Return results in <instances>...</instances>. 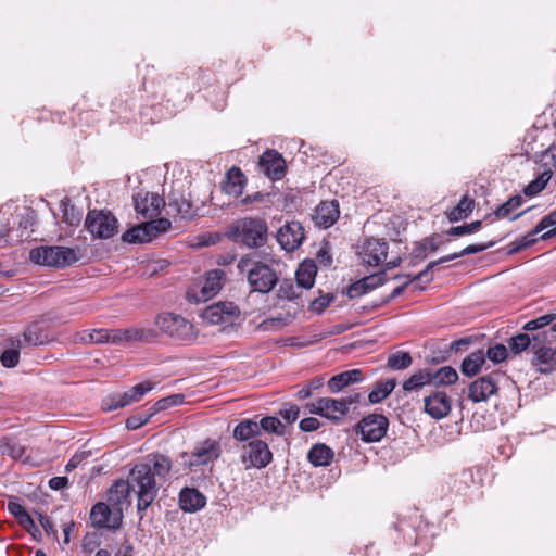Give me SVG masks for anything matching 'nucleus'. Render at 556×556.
Here are the masks:
<instances>
[{"label":"nucleus","mask_w":556,"mask_h":556,"mask_svg":"<svg viewBox=\"0 0 556 556\" xmlns=\"http://www.w3.org/2000/svg\"><path fill=\"white\" fill-rule=\"evenodd\" d=\"M172 460L163 454H152L136 464L127 477L130 489L137 497L140 519L159 494V489L172 470Z\"/></svg>","instance_id":"nucleus-1"},{"label":"nucleus","mask_w":556,"mask_h":556,"mask_svg":"<svg viewBox=\"0 0 556 556\" xmlns=\"http://www.w3.org/2000/svg\"><path fill=\"white\" fill-rule=\"evenodd\" d=\"M226 237L241 247L261 249L268 242V224L260 216H244L229 225Z\"/></svg>","instance_id":"nucleus-2"},{"label":"nucleus","mask_w":556,"mask_h":556,"mask_svg":"<svg viewBox=\"0 0 556 556\" xmlns=\"http://www.w3.org/2000/svg\"><path fill=\"white\" fill-rule=\"evenodd\" d=\"M238 269L247 270V279L253 292L268 293L278 283V276L274 268L262 262H252L242 257L238 262Z\"/></svg>","instance_id":"nucleus-3"},{"label":"nucleus","mask_w":556,"mask_h":556,"mask_svg":"<svg viewBox=\"0 0 556 556\" xmlns=\"http://www.w3.org/2000/svg\"><path fill=\"white\" fill-rule=\"evenodd\" d=\"M29 260L37 265L64 268L79 260L78 251L67 247L41 245L30 250Z\"/></svg>","instance_id":"nucleus-4"},{"label":"nucleus","mask_w":556,"mask_h":556,"mask_svg":"<svg viewBox=\"0 0 556 556\" xmlns=\"http://www.w3.org/2000/svg\"><path fill=\"white\" fill-rule=\"evenodd\" d=\"M155 325L161 332L176 341L189 343L194 341L198 337L194 325L177 314H160L155 319Z\"/></svg>","instance_id":"nucleus-5"},{"label":"nucleus","mask_w":556,"mask_h":556,"mask_svg":"<svg viewBox=\"0 0 556 556\" xmlns=\"http://www.w3.org/2000/svg\"><path fill=\"white\" fill-rule=\"evenodd\" d=\"M556 336L551 330L533 333V359L532 364L543 372H552L556 369Z\"/></svg>","instance_id":"nucleus-6"},{"label":"nucleus","mask_w":556,"mask_h":556,"mask_svg":"<svg viewBox=\"0 0 556 556\" xmlns=\"http://www.w3.org/2000/svg\"><path fill=\"white\" fill-rule=\"evenodd\" d=\"M240 462L244 469H263L273 462V453L268 443L254 439L244 443L240 448Z\"/></svg>","instance_id":"nucleus-7"},{"label":"nucleus","mask_w":556,"mask_h":556,"mask_svg":"<svg viewBox=\"0 0 556 556\" xmlns=\"http://www.w3.org/2000/svg\"><path fill=\"white\" fill-rule=\"evenodd\" d=\"M170 227L172 223L167 218H152L128 229L123 233L122 239L128 243H146L167 232Z\"/></svg>","instance_id":"nucleus-8"},{"label":"nucleus","mask_w":556,"mask_h":556,"mask_svg":"<svg viewBox=\"0 0 556 556\" xmlns=\"http://www.w3.org/2000/svg\"><path fill=\"white\" fill-rule=\"evenodd\" d=\"M170 227L172 223L167 218H152L128 229L123 233L122 239L128 243H146L167 232Z\"/></svg>","instance_id":"nucleus-9"},{"label":"nucleus","mask_w":556,"mask_h":556,"mask_svg":"<svg viewBox=\"0 0 556 556\" xmlns=\"http://www.w3.org/2000/svg\"><path fill=\"white\" fill-rule=\"evenodd\" d=\"M85 225L93 237L100 239L112 238L118 228L116 217L112 213L104 211H90Z\"/></svg>","instance_id":"nucleus-10"},{"label":"nucleus","mask_w":556,"mask_h":556,"mask_svg":"<svg viewBox=\"0 0 556 556\" xmlns=\"http://www.w3.org/2000/svg\"><path fill=\"white\" fill-rule=\"evenodd\" d=\"M152 388L153 384L151 382L144 381L123 393L109 395L103 400L102 408L106 412H111L130 405L134 402L140 401Z\"/></svg>","instance_id":"nucleus-11"},{"label":"nucleus","mask_w":556,"mask_h":556,"mask_svg":"<svg viewBox=\"0 0 556 556\" xmlns=\"http://www.w3.org/2000/svg\"><path fill=\"white\" fill-rule=\"evenodd\" d=\"M389 420L381 414H369L357 424V433L364 442H379L387 433Z\"/></svg>","instance_id":"nucleus-12"},{"label":"nucleus","mask_w":556,"mask_h":556,"mask_svg":"<svg viewBox=\"0 0 556 556\" xmlns=\"http://www.w3.org/2000/svg\"><path fill=\"white\" fill-rule=\"evenodd\" d=\"M240 314V308L233 302L225 301L207 306L203 311L202 317L212 325L232 324Z\"/></svg>","instance_id":"nucleus-13"},{"label":"nucleus","mask_w":556,"mask_h":556,"mask_svg":"<svg viewBox=\"0 0 556 556\" xmlns=\"http://www.w3.org/2000/svg\"><path fill=\"white\" fill-rule=\"evenodd\" d=\"M134 204L138 216L152 219L160 215L165 202L157 193L140 191L134 195Z\"/></svg>","instance_id":"nucleus-14"},{"label":"nucleus","mask_w":556,"mask_h":556,"mask_svg":"<svg viewBox=\"0 0 556 556\" xmlns=\"http://www.w3.org/2000/svg\"><path fill=\"white\" fill-rule=\"evenodd\" d=\"M323 417L333 422H339L348 415L350 406L359 401V394H351L341 399L321 397Z\"/></svg>","instance_id":"nucleus-15"},{"label":"nucleus","mask_w":556,"mask_h":556,"mask_svg":"<svg viewBox=\"0 0 556 556\" xmlns=\"http://www.w3.org/2000/svg\"><path fill=\"white\" fill-rule=\"evenodd\" d=\"M111 343L121 344L124 342H154L157 333L152 328L147 327H130L126 329H113Z\"/></svg>","instance_id":"nucleus-16"},{"label":"nucleus","mask_w":556,"mask_h":556,"mask_svg":"<svg viewBox=\"0 0 556 556\" xmlns=\"http://www.w3.org/2000/svg\"><path fill=\"white\" fill-rule=\"evenodd\" d=\"M498 377L500 374L492 372L476 379L469 384L468 397L476 403L486 401L496 393Z\"/></svg>","instance_id":"nucleus-17"},{"label":"nucleus","mask_w":556,"mask_h":556,"mask_svg":"<svg viewBox=\"0 0 556 556\" xmlns=\"http://www.w3.org/2000/svg\"><path fill=\"white\" fill-rule=\"evenodd\" d=\"M305 238L304 228L299 222H289L277 232V241L281 249L288 252L296 250Z\"/></svg>","instance_id":"nucleus-18"},{"label":"nucleus","mask_w":556,"mask_h":556,"mask_svg":"<svg viewBox=\"0 0 556 556\" xmlns=\"http://www.w3.org/2000/svg\"><path fill=\"white\" fill-rule=\"evenodd\" d=\"M90 520L96 528L116 529L121 526L122 513L113 511L109 504L99 502L91 508Z\"/></svg>","instance_id":"nucleus-19"},{"label":"nucleus","mask_w":556,"mask_h":556,"mask_svg":"<svg viewBox=\"0 0 556 556\" xmlns=\"http://www.w3.org/2000/svg\"><path fill=\"white\" fill-rule=\"evenodd\" d=\"M262 173L271 180H279L286 173V161L276 150H266L258 159Z\"/></svg>","instance_id":"nucleus-20"},{"label":"nucleus","mask_w":556,"mask_h":556,"mask_svg":"<svg viewBox=\"0 0 556 556\" xmlns=\"http://www.w3.org/2000/svg\"><path fill=\"white\" fill-rule=\"evenodd\" d=\"M222 453L220 443L217 440L207 439L200 442L190 455L189 465L203 466L214 463Z\"/></svg>","instance_id":"nucleus-21"},{"label":"nucleus","mask_w":556,"mask_h":556,"mask_svg":"<svg viewBox=\"0 0 556 556\" xmlns=\"http://www.w3.org/2000/svg\"><path fill=\"white\" fill-rule=\"evenodd\" d=\"M425 412L433 419H442L447 416L452 408V400L445 393L437 391L424 399Z\"/></svg>","instance_id":"nucleus-22"},{"label":"nucleus","mask_w":556,"mask_h":556,"mask_svg":"<svg viewBox=\"0 0 556 556\" xmlns=\"http://www.w3.org/2000/svg\"><path fill=\"white\" fill-rule=\"evenodd\" d=\"M362 255L368 265L378 266L387 258L388 243L383 239H367L363 244Z\"/></svg>","instance_id":"nucleus-23"},{"label":"nucleus","mask_w":556,"mask_h":556,"mask_svg":"<svg viewBox=\"0 0 556 556\" xmlns=\"http://www.w3.org/2000/svg\"><path fill=\"white\" fill-rule=\"evenodd\" d=\"M339 216V203L333 200L318 204L314 211L313 218L318 227L327 229L338 220Z\"/></svg>","instance_id":"nucleus-24"},{"label":"nucleus","mask_w":556,"mask_h":556,"mask_svg":"<svg viewBox=\"0 0 556 556\" xmlns=\"http://www.w3.org/2000/svg\"><path fill=\"white\" fill-rule=\"evenodd\" d=\"M132 490L128 479L115 481L108 491V501L114 510L122 513L123 506L130 504L129 497Z\"/></svg>","instance_id":"nucleus-25"},{"label":"nucleus","mask_w":556,"mask_h":556,"mask_svg":"<svg viewBox=\"0 0 556 556\" xmlns=\"http://www.w3.org/2000/svg\"><path fill=\"white\" fill-rule=\"evenodd\" d=\"M206 505V497L195 488L185 486L179 492V507L185 513H197Z\"/></svg>","instance_id":"nucleus-26"},{"label":"nucleus","mask_w":556,"mask_h":556,"mask_svg":"<svg viewBox=\"0 0 556 556\" xmlns=\"http://www.w3.org/2000/svg\"><path fill=\"white\" fill-rule=\"evenodd\" d=\"M386 274L384 271L370 275L368 277H365L354 283H352L346 291V294L350 299L359 298L363 294L367 293L368 291L382 286L386 281L384 278Z\"/></svg>","instance_id":"nucleus-27"},{"label":"nucleus","mask_w":556,"mask_h":556,"mask_svg":"<svg viewBox=\"0 0 556 556\" xmlns=\"http://www.w3.org/2000/svg\"><path fill=\"white\" fill-rule=\"evenodd\" d=\"M363 379L364 376L361 369H351L332 376L328 380L327 387L331 393H338L350 384L359 382Z\"/></svg>","instance_id":"nucleus-28"},{"label":"nucleus","mask_w":556,"mask_h":556,"mask_svg":"<svg viewBox=\"0 0 556 556\" xmlns=\"http://www.w3.org/2000/svg\"><path fill=\"white\" fill-rule=\"evenodd\" d=\"M333 450L325 443L314 444L307 453V460L314 467L329 466L333 460Z\"/></svg>","instance_id":"nucleus-29"},{"label":"nucleus","mask_w":556,"mask_h":556,"mask_svg":"<svg viewBox=\"0 0 556 556\" xmlns=\"http://www.w3.org/2000/svg\"><path fill=\"white\" fill-rule=\"evenodd\" d=\"M226 274L222 269H213L207 271L204 283L201 288L202 296L207 300L216 295L223 288Z\"/></svg>","instance_id":"nucleus-30"},{"label":"nucleus","mask_w":556,"mask_h":556,"mask_svg":"<svg viewBox=\"0 0 556 556\" xmlns=\"http://www.w3.org/2000/svg\"><path fill=\"white\" fill-rule=\"evenodd\" d=\"M260 426L253 419H242L239 421L232 431V437L238 442L248 443L254 439H258Z\"/></svg>","instance_id":"nucleus-31"},{"label":"nucleus","mask_w":556,"mask_h":556,"mask_svg":"<svg viewBox=\"0 0 556 556\" xmlns=\"http://www.w3.org/2000/svg\"><path fill=\"white\" fill-rule=\"evenodd\" d=\"M317 266L313 260L302 262L295 273L298 287L311 289L314 286Z\"/></svg>","instance_id":"nucleus-32"},{"label":"nucleus","mask_w":556,"mask_h":556,"mask_svg":"<svg viewBox=\"0 0 556 556\" xmlns=\"http://www.w3.org/2000/svg\"><path fill=\"white\" fill-rule=\"evenodd\" d=\"M484 363L485 354L483 351L472 352L462 362L460 371L464 376L473 377L480 371Z\"/></svg>","instance_id":"nucleus-33"},{"label":"nucleus","mask_w":556,"mask_h":556,"mask_svg":"<svg viewBox=\"0 0 556 556\" xmlns=\"http://www.w3.org/2000/svg\"><path fill=\"white\" fill-rule=\"evenodd\" d=\"M245 177L238 167H232L227 173V181L224 185L226 193L239 197L242 194Z\"/></svg>","instance_id":"nucleus-34"},{"label":"nucleus","mask_w":556,"mask_h":556,"mask_svg":"<svg viewBox=\"0 0 556 556\" xmlns=\"http://www.w3.org/2000/svg\"><path fill=\"white\" fill-rule=\"evenodd\" d=\"M473 207L475 200L468 195H464L458 204L447 213V218L451 223L467 218L472 213Z\"/></svg>","instance_id":"nucleus-35"},{"label":"nucleus","mask_w":556,"mask_h":556,"mask_svg":"<svg viewBox=\"0 0 556 556\" xmlns=\"http://www.w3.org/2000/svg\"><path fill=\"white\" fill-rule=\"evenodd\" d=\"M396 386L395 379H389L386 381H378L375 383L374 389L368 395V401L371 404H377L387 399Z\"/></svg>","instance_id":"nucleus-36"},{"label":"nucleus","mask_w":556,"mask_h":556,"mask_svg":"<svg viewBox=\"0 0 556 556\" xmlns=\"http://www.w3.org/2000/svg\"><path fill=\"white\" fill-rule=\"evenodd\" d=\"M429 383H431V369H421L404 381L403 389L406 392L417 391Z\"/></svg>","instance_id":"nucleus-37"},{"label":"nucleus","mask_w":556,"mask_h":556,"mask_svg":"<svg viewBox=\"0 0 556 556\" xmlns=\"http://www.w3.org/2000/svg\"><path fill=\"white\" fill-rule=\"evenodd\" d=\"M457 379H458V374L451 366L441 367L435 371L431 370V382H433L437 386L453 384L457 381Z\"/></svg>","instance_id":"nucleus-38"},{"label":"nucleus","mask_w":556,"mask_h":556,"mask_svg":"<svg viewBox=\"0 0 556 556\" xmlns=\"http://www.w3.org/2000/svg\"><path fill=\"white\" fill-rule=\"evenodd\" d=\"M556 319V314L549 313L542 316H539L538 318L531 319L527 321L522 329L528 332L538 333L541 331H546V327L552 325Z\"/></svg>","instance_id":"nucleus-39"},{"label":"nucleus","mask_w":556,"mask_h":556,"mask_svg":"<svg viewBox=\"0 0 556 556\" xmlns=\"http://www.w3.org/2000/svg\"><path fill=\"white\" fill-rule=\"evenodd\" d=\"M509 352L514 355H518L526 351L528 348L533 350V333H519L510 338L508 342Z\"/></svg>","instance_id":"nucleus-40"},{"label":"nucleus","mask_w":556,"mask_h":556,"mask_svg":"<svg viewBox=\"0 0 556 556\" xmlns=\"http://www.w3.org/2000/svg\"><path fill=\"white\" fill-rule=\"evenodd\" d=\"M413 363L412 355L406 351H397L388 356L387 365L392 370H403Z\"/></svg>","instance_id":"nucleus-41"},{"label":"nucleus","mask_w":556,"mask_h":556,"mask_svg":"<svg viewBox=\"0 0 556 556\" xmlns=\"http://www.w3.org/2000/svg\"><path fill=\"white\" fill-rule=\"evenodd\" d=\"M168 207L185 219L191 218L195 215V208L193 207V204L184 198L169 199Z\"/></svg>","instance_id":"nucleus-42"},{"label":"nucleus","mask_w":556,"mask_h":556,"mask_svg":"<svg viewBox=\"0 0 556 556\" xmlns=\"http://www.w3.org/2000/svg\"><path fill=\"white\" fill-rule=\"evenodd\" d=\"M112 330L108 329H93L87 330L81 333L80 340L84 343H109L111 342Z\"/></svg>","instance_id":"nucleus-43"},{"label":"nucleus","mask_w":556,"mask_h":556,"mask_svg":"<svg viewBox=\"0 0 556 556\" xmlns=\"http://www.w3.org/2000/svg\"><path fill=\"white\" fill-rule=\"evenodd\" d=\"M260 431L264 430L267 433H274L276 435L282 437L286 433V427L282 425L279 418L274 416L263 417L260 422Z\"/></svg>","instance_id":"nucleus-44"},{"label":"nucleus","mask_w":556,"mask_h":556,"mask_svg":"<svg viewBox=\"0 0 556 556\" xmlns=\"http://www.w3.org/2000/svg\"><path fill=\"white\" fill-rule=\"evenodd\" d=\"M552 177L551 170H544L534 180L526 186L523 192L528 197H533L539 194L547 185Z\"/></svg>","instance_id":"nucleus-45"},{"label":"nucleus","mask_w":556,"mask_h":556,"mask_svg":"<svg viewBox=\"0 0 556 556\" xmlns=\"http://www.w3.org/2000/svg\"><path fill=\"white\" fill-rule=\"evenodd\" d=\"M523 203V199L521 195L517 194L511 198H509L506 202H504L502 205H500L495 211L494 215L496 218H506L509 217V215L520 207Z\"/></svg>","instance_id":"nucleus-46"},{"label":"nucleus","mask_w":556,"mask_h":556,"mask_svg":"<svg viewBox=\"0 0 556 556\" xmlns=\"http://www.w3.org/2000/svg\"><path fill=\"white\" fill-rule=\"evenodd\" d=\"M1 451L3 455H8L13 459L21 460L23 463L27 462V457H25V447L15 441H7L1 445Z\"/></svg>","instance_id":"nucleus-47"},{"label":"nucleus","mask_w":556,"mask_h":556,"mask_svg":"<svg viewBox=\"0 0 556 556\" xmlns=\"http://www.w3.org/2000/svg\"><path fill=\"white\" fill-rule=\"evenodd\" d=\"M184 402H185L184 394H180V393L172 394L169 396L163 397V399L159 400L157 402H155L151 406V409L153 410V413L155 415L156 413L166 410L173 406L181 405V404H184Z\"/></svg>","instance_id":"nucleus-48"},{"label":"nucleus","mask_w":556,"mask_h":556,"mask_svg":"<svg viewBox=\"0 0 556 556\" xmlns=\"http://www.w3.org/2000/svg\"><path fill=\"white\" fill-rule=\"evenodd\" d=\"M299 288L300 287H298V285L295 286L291 280H283L279 285L277 296L280 300L293 301L300 296L298 293Z\"/></svg>","instance_id":"nucleus-49"},{"label":"nucleus","mask_w":556,"mask_h":556,"mask_svg":"<svg viewBox=\"0 0 556 556\" xmlns=\"http://www.w3.org/2000/svg\"><path fill=\"white\" fill-rule=\"evenodd\" d=\"M20 348H22L21 339H17V346L5 350L1 356L0 361L2 366L7 368H14L20 361Z\"/></svg>","instance_id":"nucleus-50"},{"label":"nucleus","mask_w":556,"mask_h":556,"mask_svg":"<svg viewBox=\"0 0 556 556\" xmlns=\"http://www.w3.org/2000/svg\"><path fill=\"white\" fill-rule=\"evenodd\" d=\"M152 416H154V413L151 407L147 412L135 414L126 419V428L137 430L144 426Z\"/></svg>","instance_id":"nucleus-51"},{"label":"nucleus","mask_w":556,"mask_h":556,"mask_svg":"<svg viewBox=\"0 0 556 556\" xmlns=\"http://www.w3.org/2000/svg\"><path fill=\"white\" fill-rule=\"evenodd\" d=\"M22 344L36 346L45 343L41 331L37 327H29L23 332Z\"/></svg>","instance_id":"nucleus-52"},{"label":"nucleus","mask_w":556,"mask_h":556,"mask_svg":"<svg viewBox=\"0 0 556 556\" xmlns=\"http://www.w3.org/2000/svg\"><path fill=\"white\" fill-rule=\"evenodd\" d=\"M334 299L336 296L332 293L321 294L309 303V309L320 315L333 302Z\"/></svg>","instance_id":"nucleus-53"},{"label":"nucleus","mask_w":556,"mask_h":556,"mask_svg":"<svg viewBox=\"0 0 556 556\" xmlns=\"http://www.w3.org/2000/svg\"><path fill=\"white\" fill-rule=\"evenodd\" d=\"M481 227H482V222L481 220H475V222H472L470 224L451 227L446 231V233L450 235V236H457V237L465 236V235H471V233H475L478 230H480Z\"/></svg>","instance_id":"nucleus-54"},{"label":"nucleus","mask_w":556,"mask_h":556,"mask_svg":"<svg viewBox=\"0 0 556 556\" xmlns=\"http://www.w3.org/2000/svg\"><path fill=\"white\" fill-rule=\"evenodd\" d=\"M536 241H538V238H533L531 236V233L528 232L527 235L517 238L515 241H513L509 244L508 254L509 255L516 254V253L520 252L521 250L533 245Z\"/></svg>","instance_id":"nucleus-55"},{"label":"nucleus","mask_w":556,"mask_h":556,"mask_svg":"<svg viewBox=\"0 0 556 556\" xmlns=\"http://www.w3.org/2000/svg\"><path fill=\"white\" fill-rule=\"evenodd\" d=\"M324 386V378L323 377H316L307 382V384L303 386L298 392L296 397L299 400H306L308 399L313 391H316L320 389Z\"/></svg>","instance_id":"nucleus-56"},{"label":"nucleus","mask_w":556,"mask_h":556,"mask_svg":"<svg viewBox=\"0 0 556 556\" xmlns=\"http://www.w3.org/2000/svg\"><path fill=\"white\" fill-rule=\"evenodd\" d=\"M485 358L488 357L494 364L504 362L508 357V349L504 344H495L490 346L486 351Z\"/></svg>","instance_id":"nucleus-57"},{"label":"nucleus","mask_w":556,"mask_h":556,"mask_svg":"<svg viewBox=\"0 0 556 556\" xmlns=\"http://www.w3.org/2000/svg\"><path fill=\"white\" fill-rule=\"evenodd\" d=\"M556 225V211H553L551 213H548L546 216H544L538 224L536 226L531 230L529 231L531 233V236L533 238H536L535 236L540 232H542L543 230L552 227V226H555Z\"/></svg>","instance_id":"nucleus-58"},{"label":"nucleus","mask_w":556,"mask_h":556,"mask_svg":"<svg viewBox=\"0 0 556 556\" xmlns=\"http://www.w3.org/2000/svg\"><path fill=\"white\" fill-rule=\"evenodd\" d=\"M61 206L63 207V218L71 225H78L80 222V214L75 212V207L68 203V201H62Z\"/></svg>","instance_id":"nucleus-59"},{"label":"nucleus","mask_w":556,"mask_h":556,"mask_svg":"<svg viewBox=\"0 0 556 556\" xmlns=\"http://www.w3.org/2000/svg\"><path fill=\"white\" fill-rule=\"evenodd\" d=\"M438 250V245L433 242L432 239L427 238L425 241L418 243V245L414 250L415 257H427V251L430 253H434Z\"/></svg>","instance_id":"nucleus-60"},{"label":"nucleus","mask_w":556,"mask_h":556,"mask_svg":"<svg viewBox=\"0 0 556 556\" xmlns=\"http://www.w3.org/2000/svg\"><path fill=\"white\" fill-rule=\"evenodd\" d=\"M316 260L321 266H330L332 263L331 248L328 242H324L319 248Z\"/></svg>","instance_id":"nucleus-61"},{"label":"nucleus","mask_w":556,"mask_h":556,"mask_svg":"<svg viewBox=\"0 0 556 556\" xmlns=\"http://www.w3.org/2000/svg\"><path fill=\"white\" fill-rule=\"evenodd\" d=\"M281 418L287 422H294L300 416V408L294 404H286L279 412Z\"/></svg>","instance_id":"nucleus-62"},{"label":"nucleus","mask_w":556,"mask_h":556,"mask_svg":"<svg viewBox=\"0 0 556 556\" xmlns=\"http://www.w3.org/2000/svg\"><path fill=\"white\" fill-rule=\"evenodd\" d=\"M493 245H495V241H489L486 243L469 244L459 252V255H462V257H463V256L470 255V254H477V253L483 252V251L492 248Z\"/></svg>","instance_id":"nucleus-63"},{"label":"nucleus","mask_w":556,"mask_h":556,"mask_svg":"<svg viewBox=\"0 0 556 556\" xmlns=\"http://www.w3.org/2000/svg\"><path fill=\"white\" fill-rule=\"evenodd\" d=\"M320 426L321 422L315 417L303 418L299 424V428L303 432L316 431L320 428Z\"/></svg>","instance_id":"nucleus-64"}]
</instances>
